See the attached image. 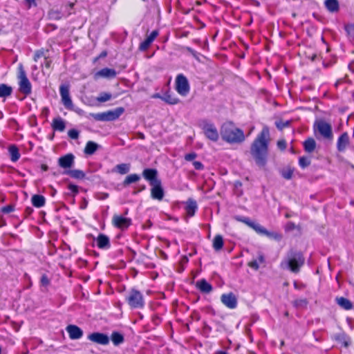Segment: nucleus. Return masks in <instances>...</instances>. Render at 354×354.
I'll return each instance as SVG.
<instances>
[{
    "mask_svg": "<svg viewBox=\"0 0 354 354\" xmlns=\"http://www.w3.org/2000/svg\"><path fill=\"white\" fill-rule=\"evenodd\" d=\"M196 156H197L196 153L194 152L187 153L185 156V160L187 161H192L196 158Z\"/></svg>",
    "mask_w": 354,
    "mask_h": 354,
    "instance_id": "603ef678",
    "label": "nucleus"
},
{
    "mask_svg": "<svg viewBox=\"0 0 354 354\" xmlns=\"http://www.w3.org/2000/svg\"><path fill=\"white\" fill-rule=\"evenodd\" d=\"M249 266L257 270L259 268V263L257 260H255V261H251L249 263Z\"/></svg>",
    "mask_w": 354,
    "mask_h": 354,
    "instance_id": "6e6d98bb",
    "label": "nucleus"
},
{
    "mask_svg": "<svg viewBox=\"0 0 354 354\" xmlns=\"http://www.w3.org/2000/svg\"><path fill=\"white\" fill-rule=\"evenodd\" d=\"M269 141L270 129L268 126H264L250 147V153L259 167H264L267 163Z\"/></svg>",
    "mask_w": 354,
    "mask_h": 354,
    "instance_id": "f257e3e1",
    "label": "nucleus"
},
{
    "mask_svg": "<svg viewBox=\"0 0 354 354\" xmlns=\"http://www.w3.org/2000/svg\"><path fill=\"white\" fill-rule=\"evenodd\" d=\"M10 159L12 162H17L20 158L18 148L15 145H11L8 148Z\"/></svg>",
    "mask_w": 354,
    "mask_h": 354,
    "instance_id": "72a5a7b5",
    "label": "nucleus"
},
{
    "mask_svg": "<svg viewBox=\"0 0 354 354\" xmlns=\"http://www.w3.org/2000/svg\"><path fill=\"white\" fill-rule=\"evenodd\" d=\"M12 91V87L4 84H0V97H6L10 95Z\"/></svg>",
    "mask_w": 354,
    "mask_h": 354,
    "instance_id": "c9c22d12",
    "label": "nucleus"
},
{
    "mask_svg": "<svg viewBox=\"0 0 354 354\" xmlns=\"http://www.w3.org/2000/svg\"><path fill=\"white\" fill-rule=\"evenodd\" d=\"M68 189L71 192L73 196L77 195L79 192L78 186L73 185V184H69L68 185Z\"/></svg>",
    "mask_w": 354,
    "mask_h": 354,
    "instance_id": "49530a36",
    "label": "nucleus"
},
{
    "mask_svg": "<svg viewBox=\"0 0 354 354\" xmlns=\"http://www.w3.org/2000/svg\"><path fill=\"white\" fill-rule=\"evenodd\" d=\"M153 97H159V98H160V99H161V97H162V96H160L159 94H156Z\"/></svg>",
    "mask_w": 354,
    "mask_h": 354,
    "instance_id": "0e129e2a",
    "label": "nucleus"
},
{
    "mask_svg": "<svg viewBox=\"0 0 354 354\" xmlns=\"http://www.w3.org/2000/svg\"><path fill=\"white\" fill-rule=\"evenodd\" d=\"M111 97L112 95L111 93L103 92L100 93L99 96L97 97V101L99 102H105L111 100Z\"/></svg>",
    "mask_w": 354,
    "mask_h": 354,
    "instance_id": "a19ab883",
    "label": "nucleus"
},
{
    "mask_svg": "<svg viewBox=\"0 0 354 354\" xmlns=\"http://www.w3.org/2000/svg\"><path fill=\"white\" fill-rule=\"evenodd\" d=\"M99 147L97 143L88 141L86 144L84 152L86 155H93L98 149Z\"/></svg>",
    "mask_w": 354,
    "mask_h": 354,
    "instance_id": "c85d7f7f",
    "label": "nucleus"
},
{
    "mask_svg": "<svg viewBox=\"0 0 354 354\" xmlns=\"http://www.w3.org/2000/svg\"><path fill=\"white\" fill-rule=\"evenodd\" d=\"M19 91L25 94L29 95L31 93V84L26 76V73L24 70L23 66L20 64L19 67Z\"/></svg>",
    "mask_w": 354,
    "mask_h": 354,
    "instance_id": "0eeeda50",
    "label": "nucleus"
},
{
    "mask_svg": "<svg viewBox=\"0 0 354 354\" xmlns=\"http://www.w3.org/2000/svg\"><path fill=\"white\" fill-rule=\"evenodd\" d=\"M25 1L28 3L30 6L35 3V0H25Z\"/></svg>",
    "mask_w": 354,
    "mask_h": 354,
    "instance_id": "052dcab7",
    "label": "nucleus"
},
{
    "mask_svg": "<svg viewBox=\"0 0 354 354\" xmlns=\"http://www.w3.org/2000/svg\"><path fill=\"white\" fill-rule=\"evenodd\" d=\"M202 129L205 136L212 141L216 142L218 140L219 135L216 127L214 124L207 122H203Z\"/></svg>",
    "mask_w": 354,
    "mask_h": 354,
    "instance_id": "9d476101",
    "label": "nucleus"
},
{
    "mask_svg": "<svg viewBox=\"0 0 354 354\" xmlns=\"http://www.w3.org/2000/svg\"><path fill=\"white\" fill-rule=\"evenodd\" d=\"M113 225L121 230L127 229L131 224V218L123 217L122 216L115 215L113 217Z\"/></svg>",
    "mask_w": 354,
    "mask_h": 354,
    "instance_id": "ddd939ff",
    "label": "nucleus"
},
{
    "mask_svg": "<svg viewBox=\"0 0 354 354\" xmlns=\"http://www.w3.org/2000/svg\"><path fill=\"white\" fill-rule=\"evenodd\" d=\"M324 6L328 11L334 13L339 11V4L337 0H325Z\"/></svg>",
    "mask_w": 354,
    "mask_h": 354,
    "instance_id": "bb28decb",
    "label": "nucleus"
},
{
    "mask_svg": "<svg viewBox=\"0 0 354 354\" xmlns=\"http://www.w3.org/2000/svg\"><path fill=\"white\" fill-rule=\"evenodd\" d=\"M66 330L71 339H79L83 335L82 330L75 325H68Z\"/></svg>",
    "mask_w": 354,
    "mask_h": 354,
    "instance_id": "a211bd4d",
    "label": "nucleus"
},
{
    "mask_svg": "<svg viewBox=\"0 0 354 354\" xmlns=\"http://www.w3.org/2000/svg\"><path fill=\"white\" fill-rule=\"evenodd\" d=\"M350 140L347 132H344L340 135L337 141V149L339 152H343L346 150L347 146L349 145Z\"/></svg>",
    "mask_w": 354,
    "mask_h": 354,
    "instance_id": "dca6fc26",
    "label": "nucleus"
},
{
    "mask_svg": "<svg viewBox=\"0 0 354 354\" xmlns=\"http://www.w3.org/2000/svg\"><path fill=\"white\" fill-rule=\"evenodd\" d=\"M221 301L230 309H234L237 306V298L233 292L223 294Z\"/></svg>",
    "mask_w": 354,
    "mask_h": 354,
    "instance_id": "f8f14e48",
    "label": "nucleus"
},
{
    "mask_svg": "<svg viewBox=\"0 0 354 354\" xmlns=\"http://www.w3.org/2000/svg\"><path fill=\"white\" fill-rule=\"evenodd\" d=\"M108 196H109L108 194H103V197H102L101 198L106 199V198H108Z\"/></svg>",
    "mask_w": 354,
    "mask_h": 354,
    "instance_id": "e2e57ef3",
    "label": "nucleus"
},
{
    "mask_svg": "<svg viewBox=\"0 0 354 354\" xmlns=\"http://www.w3.org/2000/svg\"><path fill=\"white\" fill-rule=\"evenodd\" d=\"M335 301L344 310H349L353 308V303L347 298L343 297H336Z\"/></svg>",
    "mask_w": 354,
    "mask_h": 354,
    "instance_id": "393cba45",
    "label": "nucleus"
},
{
    "mask_svg": "<svg viewBox=\"0 0 354 354\" xmlns=\"http://www.w3.org/2000/svg\"><path fill=\"white\" fill-rule=\"evenodd\" d=\"M130 170V165L122 163L117 165L115 171L118 172L120 174H127Z\"/></svg>",
    "mask_w": 354,
    "mask_h": 354,
    "instance_id": "4c0bfd02",
    "label": "nucleus"
},
{
    "mask_svg": "<svg viewBox=\"0 0 354 354\" xmlns=\"http://www.w3.org/2000/svg\"><path fill=\"white\" fill-rule=\"evenodd\" d=\"M345 30L348 35L352 39L354 38V24H348L345 26Z\"/></svg>",
    "mask_w": 354,
    "mask_h": 354,
    "instance_id": "37998d69",
    "label": "nucleus"
},
{
    "mask_svg": "<svg viewBox=\"0 0 354 354\" xmlns=\"http://www.w3.org/2000/svg\"><path fill=\"white\" fill-rule=\"evenodd\" d=\"M68 136L71 139L76 140L79 138V131L75 129H70L68 131Z\"/></svg>",
    "mask_w": 354,
    "mask_h": 354,
    "instance_id": "a18cd8bd",
    "label": "nucleus"
},
{
    "mask_svg": "<svg viewBox=\"0 0 354 354\" xmlns=\"http://www.w3.org/2000/svg\"><path fill=\"white\" fill-rule=\"evenodd\" d=\"M88 339L100 345H107L110 342V338L106 334L99 332L89 334Z\"/></svg>",
    "mask_w": 354,
    "mask_h": 354,
    "instance_id": "9b49d317",
    "label": "nucleus"
},
{
    "mask_svg": "<svg viewBox=\"0 0 354 354\" xmlns=\"http://www.w3.org/2000/svg\"><path fill=\"white\" fill-rule=\"evenodd\" d=\"M40 282L42 286H47L50 283V280L46 274H44L41 278Z\"/></svg>",
    "mask_w": 354,
    "mask_h": 354,
    "instance_id": "3c124183",
    "label": "nucleus"
},
{
    "mask_svg": "<svg viewBox=\"0 0 354 354\" xmlns=\"http://www.w3.org/2000/svg\"><path fill=\"white\" fill-rule=\"evenodd\" d=\"M117 75V73L115 69L104 68L100 71H98L95 74V78L97 79L99 77H104V78H114Z\"/></svg>",
    "mask_w": 354,
    "mask_h": 354,
    "instance_id": "412c9836",
    "label": "nucleus"
},
{
    "mask_svg": "<svg viewBox=\"0 0 354 354\" xmlns=\"http://www.w3.org/2000/svg\"><path fill=\"white\" fill-rule=\"evenodd\" d=\"M294 286H295V288H297V284H296V283H295Z\"/></svg>",
    "mask_w": 354,
    "mask_h": 354,
    "instance_id": "774afa93",
    "label": "nucleus"
},
{
    "mask_svg": "<svg viewBox=\"0 0 354 354\" xmlns=\"http://www.w3.org/2000/svg\"><path fill=\"white\" fill-rule=\"evenodd\" d=\"M32 212H33L32 208L30 207H26L25 209V213L26 214L27 216L31 214Z\"/></svg>",
    "mask_w": 354,
    "mask_h": 354,
    "instance_id": "13d9d810",
    "label": "nucleus"
},
{
    "mask_svg": "<svg viewBox=\"0 0 354 354\" xmlns=\"http://www.w3.org/2000/svg\"><path fill=\"white\" fill-rule=\"evenodd\" d=\"M49 113V109L48 107H44L41 110V113L44 115H47Z\"/></svg>",
    "mask_w": 354,
    "mask_h": 354,
    "instance_id": "bf43d9fd",
    "label": "nucleus"
},
{
    "mask_svg": "<svg viewBox=\"0 0 354 354\" xmlns=\"http://www.w3.org/2000/svg\"><path fill=\"white\" fill-rule=\"evenodd\" d=\"M96 245L99 249L108 250L111 248L110 239L108 236L100 234L95 239Z\"/></svg>",
    "mask_w": 354,
    "mask_h": 354,
    "instance_id": "f3484780",
    "label": "nucleus"
},
{
    "mask_svg": "<svg viewBox=\"0 0 354 354\" xmlns=\"http://www.w3.org/2000/svg\"><path fill=\"white\" fill-rule=\"evenodd\" d=\"M221 134L223 140L230 144L241 143L245 139L243 131L234 127L232 122L225 123L222 126Z\"/></svg>",
    "mask_w": 354,
    "mask_h": 354,
    "instance_id": "7ed1b4c3",
    "label": "nucleus"
},
{
    "mask_svg": "<svg viewBox=\"0 0 354 354\" xmlns=\"http://www.w3.org/2000/svg\"><path fill=\"white\" fill-rule=\"evenodd\" d=\"M44 56H45V55H44V50H37L34 55V61L37 62L39 58L44 57Z\"/></svg>",
    "mask_w": 354,
    "mask_h": 354,
    "instance_id": "8fccbe9b",
    "label": "nucleus"
},
{
    "mask_svg": "<svg viewBox=\"0 0 354 354\" xmlns=\"http://www.w3.org/2000/svg\"><path fill=\"white\" fill-rule=\"evenodd\" d=\"M290 124V122L289 121H286V122H283V121H279V122H276V126L277 127L281 130L283 129V128L288 127V125Z\"/></svg>",
    "mask_w": 354,
    "mask_h": 354,
    "instance_id": "09e8293b",
    "label": "nucleus"
},
{
    "mask_svg": "<svg viewBox=\"0 0 354 354\" xmlns=\"http://www.w3.org/2000/svg\"><path fill=\"white\" fill-rule=\"evenodd\" d=\"M176 90L183 96L187 95L189 91V82L183 74H178L176 78Z\"/></svg>",
    "mask_w": 354,
    "mask_h": 354,
    "instance_id": "6e6552de",
    "label": "nucleus"
},
{
    "mask_svg": "<svg viewBox=\"0 0 354 354\" xmlns=\"http://www.w3.org/2000/svg\"><path fill=\"white\" fill-rule=\"evenodd\" d=\"M31 201L33 206L37 208L44 206L46 202L44 196L39 194L32 196Z\"/></svg>",
    "mask_w": 354,
    "mask_h": 354,
    "instance_id": "c756f323",
    "label": "nucleus"
},
{
    "mask_svg": "<svg viewBox=\"0 0 354 354\" xmlns=\"http://www.w3.org/2000/svg\"><path fill=\"white\" fill-rule=\"evenodd\" d=\"M304 262L305 259L301 252L290 250L281 261L280 267L293 273H298Z\"/></svg>",
    "mask_w": 354,
    "mask_h": 354,
    "instance_id": "f03ea898",
    "label": "nucleus"
},
{
    "mask_svg": "<svg viewBox=\"0 0 354 354\" xmlns=\"http://www.w3.org/2000/svg\"><path fill=\"white\" fill-rule=\"evenodd\" d=\"M235 219L238 221L243 223L246 224L250 227L252 228L255 232H257L260 224L255 223L251 221L248 217L241 216H236Z\"/></svg>",
    "mask_w": 354,
    "mask_h": 354,
    "instance_id": "cd10ccee",
    "label": "nucleus"
},
{
    "mask_svg": "<svg viewBox=\"0 0 354 354\" xmlns=\"http://www.w3.org/2000/svg\"><path fill=\"white\" fill-rule=\"evenodd\" d=\"M308 305L306 299H297L293 301V306L296 308H306Z\"/></svg>",
    "mask_w": 354,
    "mask_h": 354,
    "instance_id": "ea45409f",
    "label": "nucleus"
},
{
    "mask_svg": "<svg viewBox=\"0 0 354 354\" xmlns=\"http://www.w3.org/2000/svg\"><path fill=\"white\" fill-rule=\"evenodd\" d=\"M257 261L259 262V263H263L265 261V258L263 255L259 254Z\"/></svg>",
    "mask_w": 354,
    "mask_h": 354,
    "instance_id": "4d7b16f0",
    "label": "nucleus"
},
{
    "mask_svg": "<svg viewBox=\"0 0 354 354\" xmlns=\"http://www.w3.org/2000/svg\"><path fill=\"white\" fill-rule=\"evenodd\" d=\"M304 150L308 153H312L316 148V142L313 138H308L304 142Z\"/></svg>",
    "mask_w": 354,
    "mask_h": 354,
    "instance_id": "7c9ffc66",
    "label": "nucleus"
},
{
    "mask_svg": "<svg viewBox=\"0 0 354 354\" xmlns=\"http://www.w3.org/2000/svg\"><path fill=\"white\" fill-rule=\"evenodd\" d=\"M51 127L54 131L62 132L65 130L66 122L62 118L57 117L53 119Z\"/></svg>",
    "mask_w": 354,
    "mask_h": 354,
    "instance_id": "a878e982",
    "label": "nucleus"
},
{
    "mask_svg": "<svg viewBox=\"0 0 354 354\" xmlns=\"http://www.w3.org/2000/svg\"><path fill=\"white\" fill-rule=\"evenodd\" d=\"M126 301L131 308H142L145 304L143 295L134 288L128 292Z\"/></svg>",
    "mask_w": 354,
    "mask_h": 354,
    "instance_id": "39448f33",
    "label": "nucleus"
},
{
    "mask_svg": "<svg viewBox=\"0 0 354 354\" xmlns=\"http://www.w3.org/2000/svg\"><path fill=\"white\" fill-rule=\"evenodd\" d=\"M256 232L259 234H261V235H265L270 239H274L277 241H280L282 238V236L281 234L275 232H269L264 227H263L261 225H259Z\"/></svg>",
    "mask_w": 354,
    "mask_h": 354,
    "instance_id": "4be33fe9",
    "label": "nucleus"
},
{
    "mask_svg": "<svg viewBox=\"0 0 354 354\" xmlns=\"http://www.w3.org/2000/svg\"><path fill=\"white\" fill-rule=\"evenodd\" d=\"M157 175L158 172L155 169H145L142 172L143 177L149 182L150 185H153L156 181H160Z\"/></svg>",
    "mask_w": 354,
    "mask_h": 354,
    "instance_id": "aec40b11",
    "label": "nucleus"
},
{
    "mask_svg": "<svg viewBox=\"0 0 354 354\" xmlns=\"http://www.w3.org/2000/svg\"><path fill=\"white\" fill-rule=\"evenodd\" d=\"M152 187L151 189V196L153 199L161 201L164 197V190L161 185V181H156L153 185H150Z\"/></svg>",
    "mask_w": 354,
    "mask_h": 354,
    "instance_id": "4468645a",
    "label": "nucleus"
},
{
    "mask_svg": "<svg viewBox=\"0 0 354 354\" xmlns=\"http://www.w3.org/2000/svg\"><path fill=\"white\" fill-rule=\"evenodd\" d=\"M161 100L165 102L166 103L172 105L178 104L180 101L178 97H175L174 95L169 93H165L161 97Z\"/></svg>",
    "mask_w": 354,
    "mask_h": 354,
    "instance_id": "473e14b6",
    "label": "nucleus"
},
{
    "mask_svg": "<svg viewBox=\"0 0 354 354\" xmlns=\"http://www.w3.org/2000/svg\"><path fill=\"white\" fill-rule=\"evenodd\" d=\"M159 32L157 30H153L147 37L140 43L139 46V50L140 51L147 50L149 47L151 46L152 42L155 40V39L158 36Z\"/></svg>",
    "mask_w": 354,
    "mask_h": 354,
    "instance_id": "2eb2a0df",
    "label": "nucleus"
},
{
    "mask_svg": "<svg viewBox=\"0 0 354 354\" xmlns=\"http://www.w3.org/2000/svg\"><path fill=\"white\" fill-rule=\"evenodd\" d=\"M277 147L281 150H284L286 148V142L283 140L277 142Z\"/></svg>",
    "mask_w": 354,
    "mask_h": 354,
    "instance_id": "864d4df0",
    "label": "nucleus"
},
{
    "mask_svg": "<svg viewBox=\"0 0 354 354\" xmlns=\"http://www.w3.org/2000/svg\"><path fill=\"white\" fill-rule=\"evenodd\" d=\"M215 354H228V353L225 351H217Z\"/></svg>",
    "mask_w": 354,
    "mask_h": 354,
    "instance_id": "680f3d73",
    "label": "nucleus"
},
{
    "mask_svg": "<svg viewBox=\"0 0 354 354\" xmlns=\"http://www.w3.org/2000/svg\"><path fill=\"white\" fill-rule=\"evenodd\" d=\"M15 209V207L12 205H8L6 206H4L1 208V212L4 214H8L12 212H13Z\"/></svg>",
    "mask_w": 354,
    "mask_h": 354,
    "instance_id": "de8ad7c7",
    "label": "nucleus"
},
{
    "mask_svg": "<svg viewBox=\"0 0 354 354\" xmlns=\"http://www.w3.org/2000/svg\"><path fill=\"white\" fill-rule=\"evenodd\" d=\"M124 112L123 107H118L102 113H90V116L96 121H113L119 118Z\"/></svg>",
    "mask_w": 354,
    "mask_h": 354,
    "instance_id": "20e7f679",
    "label": "nucleus"
},
{
    "mask_svg": "<svg viewBox=\"0 0 354 354\" xmlns=\"http://www.w3.org/2000/svg\"><path fill=\"white\" fill-rule=\"evenodd\" d=\"M46 67H48L50 66L49 62L48 61H46Z\"/></svg>",
    "mask_w": 354,
    "mask_h": 354,
    "instance_id": "338daca9",
    "label": "nucleus"
},
{
    "mask_svg": "<svg viewBox=\"0 0 354 354\" xmlns=\"http://www.w3.org/2000/svg\"><path fill=\"white\" fill-rule=\"evenodd\" d=\"M198 209L197 203L196 201L189 198L186 202L185 211L188 216L192 217L195 214L196 209Z\"/></svg>",
    "mask_w": 354,
    "mask_h": 354,
    "instance_id": "b1692460",
    "label": "nucleus"
},
{
    "mask_svg": "<svg viewBox=\"0 0 354 354\" xmlns=\"http://www.w3.org/2000/svg\"><path fill=\"white\" fill-rule=\"evenodd\" d=\"M310 158L305 157V156H302V157L299 158V165L302 169L307 167L308 166L310 165Z\"/></svg>",
    "mask_w": 354,
    "mask_h": 354,
    "instance_id": "79ce46f5",
    "label": "nucleus"
},
{
    "mask_svg": "<svg viewBox=\"0 0 354 354\" xmlns=\"http://www.w3.org/2000/svg\"><path fill=\"white\" fill-rule=\"evenodd\" d=\"M223 247V239L220 234L215 236L213 240V248L216 251L221 250Z\"/></svg>",
    "mask_w": 354,
    "mask_h": 354,
    "instance_id": "f704fd0d",
    "label": "nucleus"
},
{
    "mask_svg": "<svg viewBox=\"0 0 354 354\" xmlns=\"http://www.w3.org/2000/svg\"><path fill=\"white\" fill-rule=\"evenodd\" d=\"M193 165H194L195 169H196V170H202L204 168V166L202 164V162H201L199 161H194L193 162Z\"/></svg>",
    "mask_w": 354,
    "mask_h": 354,
    "instance_id": "5fc2aeb1",
    "label": "nucleus"
},
{
    "mask_svg": "<svg viewBox=\"0 0 354 354\" xmlns=\"http://www.w3.org/2000/svg\"><path fill=\"white\" fill-rule=\"evenodd\" d=\"M314 130L317 131L326 140H332L333 139L332 127L325 120L316 121L314 124Z\"/></svg>",
    "mask_w": 354,
    "mask_h": 354,
    "instance_id": "423d86ee",
    "label": "nucleus"
},
{
    "mask_svg": "<svg viewBox=\"0 0 354 354\" xmlns=\"http://www.w3.org/2000/svg\"><path fill=\"white\" fill-rule=\"evenodd\" d=\"M111 339L114 345L118 346L124 342V336L118 332H113L111 334Z\"/></svg>",
    "mask_w": 354,
    "mask_h": 354,
    "instance_id": "e433bc0d",
    "label": "nucleus"
},
{
    "mask_svg": "<svg viewBox=\"0 0 354 354\" xmlns=\"http://www.w3.org/2000/svg\"><path fill=\"white\" fill-rule=\"evenodd\" d=\"M70 86L68 84H62L59 86V93L62 98V102L66 109L72 110L73 108V102L70 96Z\"/></svg>",
    "mask_w": 354,
    "mask_h": 354,
    "instance_id": "1a4fd4ad",
    "label": "nucleus"
},
{
    "mask_svg": "<svg viewBox=\"0 0 354 354\" xmlns=\"http://www.w3.org/2000/svg\"><path fill=\"white\" fill-rule=\"evenodd\" d=\"M74 156L72 153H68L59 158L58 163L59 167L67 169L71 167L74 164Z\"/></svg>",
    "mask_w": 354,
    "mask_h": 354,
    "instance_id": "6ab92c4d",
    "label": "nucleus"
},
{
    "mask_svg": "<svg viewBox=\"0 0 354 354\" xmlns=\"http://www.w3.org/2000/svg\"><path fill=\"white\" fill-rule=\"evenodd\" d=\"M140 179V176L136 174H130L126 177L125 180L123 182V185L124 186H127L129 184L138 181Z\"/></svg>",
    "mask_w": 354,
    "mask_h": 354,
    "instance_id": "58836bf2",
    "label": "nucleus"
},
{
    "mask_svg": "<svg viewBox=\"0 0 354 354\" xmlns=\"http://www.w3.org/2000/svg\"><path fill=\"white\" fill-rule=\"evenodd\" d=\"M235 185L236 186H241V183L240 182H236Z\"/></svg>",
    "mask_w": 354,
    "mask_h": 354,
    "instance_id": "69168bd1",
    "label": "nucleus"
},
{
    "mask_svg": "<svg viewBox=\"0 0 354 354\" xmlns=\"http://www.w3.org/2000/svg\"><path fill=\"white\" fill-rule=\"evenodd\" d=\"M196 288L203 293H209L212 290V286L205 279L196 281Z\"/></svg>",
    "mask_w": 354,
    "mask_h": 354,
    "instance_id": "5701e85b",
    "label": "nucleus"
},
{
    "mask_svg": "<svg viewBox=\"0 0 354 354\" xmlns=\"http://www.w3.org/2000/svg\"><path fill=\"white\" fill-rule=\"evenodd\" d=\"M64 174L75 179H83L86 176L85 173L80 169L68 170L66 171Z\"/></svg>",
    "mask_w": 354,
    "mask_h": 354,
    "instance_id": "2f4dec72",
    "label": "nucleus"
},
{
    "mask_svg": "<svg viewBox=\"0 0 354 354\" xmlns=\"http://www.w3.org/2000/svg\"><path fill=\"white\" fill-rule=\"evenodd\" d=\"M281 174L285 179L290 180L292 177L293 171L291 169H284Z\"/></svg>",
    "mask_w": 354,
    "mask_h": 354,
    "instance_id": "c03bdc74",
    "label": "nucleus"
}]
</instances>
